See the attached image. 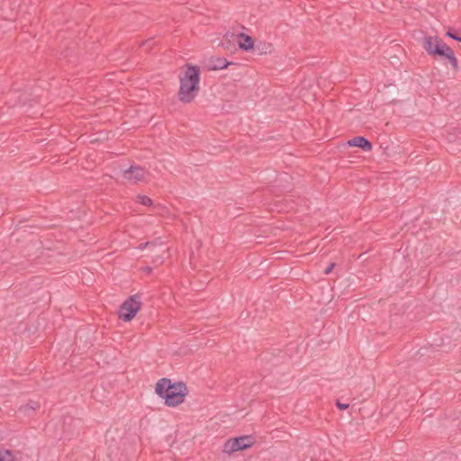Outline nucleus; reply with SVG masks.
Returning <instances> with one entry per match:
<instances>
[{"mask_svg":"<svg viewBox=\"0 0 461 461\" xmlns=\"http://www.w3.org/2000/svg\"><path fill=\"white\" fill-rule=\"evenodd\" d=\"M155 393L165 400L167 407H176L184 402L188 394V389L183 382H172L171 379L160 378L155 386Z\"/></svg>","mask_w":461,"mask_h":461,"instance_id":"1","label":"nucleus"},{"mask_svg":"<svg viewBox=\"0 0 461 461\" xmlns=\"http://www.w3.org/2000/svg\"><path fill=\"white\" fill-rule=\"evenodd\" d=\"M201 70L196 65L186 64L183 77H179L178 99L184 104L194 101L200 90Z\"/></svg>","mask_w":461,"mask_h":461,"instance_id":"2","label":"nucleus"},{"mask_svg":"<svg viewBox=\"0 0 461 461\" xmlns=\"http://www.w3.org/2000/svg\"><path fill=\"white\" fill-rule=\"evenodd\" d=\"M422 47L429 56L447 59L453 69L458 71V62L453 50L447 46L441 38L438 36H425Z\"/></svg>","mask_w":461,"mask_h":461,"instance_id":"3","label":"nucleus"},{"mask_svg":"<svg viewBox=\"0 0 461 461\" xmlns=\"http://www.w3.org/2000/svg\"><path fill=\"white\" fill-rule=\"evenodd\" d=\"M141 306V296L136 294L129 296L119 307L118 317L125 322L131 321Z\"/></svg>","mask_w":461,"mask_h":461,"instance_id":"4","label":"nucleus"},{"mask_svg":"<svg viewBox=\"0 0 461 461\" xmlns=\"http://www.w3.org/2000/svg\"><path fill=\"white\" fill-rule=\"evenodd\" d=\"M254 444V438L250 435L240 436L234 438H230L226 441L223 447L225 453H233L236 451L247 449Z\"/></svg>","mask_w":461,"mask_h":461,"instance_id":"5","label":"nucleus"},{"mask_svg":"<svg viewBox=\"0 0 461 461\" xmlns=\"http://www.w3.org/2000/svg\"><path fill=\"white\" fill-rule=\"evenodd\" d=\"M146 170L140 166H131L128 169L123 170L122 176L128 181L137 184L144 180Z\"/></svg>","mask_w":461,"mask_h":461,"instance_id":"6","label":"nucleus"},{"mask_svg":"<svg viewBox=\"0 0 461 461\" xmlns=\"http://www.w3.org/2000/svg\"><path fill=\"white\" fill-rule=\"evenodd\" d=\"M235 65L231 61H228L223 57L212 56L204 62V68L209 71L221 70L228 67Z\"/></svg>","mask_w":461,"mask_h":461,"instance_id":"7","label":"nucleus"},{"mask_svg":"<svg viewBox=\"0 0 461 461\" xmlns=\"http://www.w3.org/2000/svg\"><path fill=\"white\" fill-rule=\"evenodd\" d=\"M347 145L348 147H357L363 151H370L373 148L372 142L363 136H357L348 140Z\"/></svg>","mask_w":461,"mask_h":461,"instance_id":"8","label":"nucleus"},{"mask_svg":"<svg viewBox=\"0 0 461 461\" xmlns=\"http://www.w3.org/2000/svg\"><path fill=\"white\" fill-rule=\"evenodd\" d=\"M239 38V47L245 51L250 50L254 47L253 38L249 35H247L243 32L238 34Z\"/></svg>","mask_w":461,"mask_h":461,"instance_id":"9","label":"nucleus"},{"mask_svg":"<svg viewBox=\"0 0 461 461\" xmlns=\"http://www.w3.org/2000/svg\"><path fill=\"white\" fill-rule=\"evenodd\" d=\"M137 202L145 206H151L153 204L151 198L144 194H139L137 196Z\"/></svg>","mask_w":461,"mask_h":461,"instance_id":"10","label":"nucleus"},{"mask_svg":"<svg viewBox=\"0 0 461 461\" xmlns=\"http://www.w3.org/2000/svg\"><path fill=\"white\" fill-rule=\"evenodd\" d=\"M0 461H13V456L10 451H0Z\"/></svg>","mask_w":461,"mask_h":461,"instance_id":"11","label":"nucleus"},{"mask_svg":"<svg viewBox=\"0 0 461 461\" xmlns=\"http://www.w3.org/2000/svg\"><path fill=\"white\" fill-rule=\"evenodd\" d=\"M446 36L456 41H461V36L456 32H453L451 29H449L447 32H446Z\"/></svg>","mask_w":461,"mask_h":461,"instance_id":"12","label":"nucleus"},{"mask_svg":"<svg viewBox=\"0 0 461 461\" xmlns=\"http://www.w3.org/2000/svg\"><path fill=\"white\" fill-rule=\"evenodd\" d=\"M335 267H336L335 262L329 263V265L323 269V274H325V275L330 274L333 271V269L335 268Z\"/></svg>","mask_w":461,"mask_h":461,"instance_id":"13","label":"nucleus"},{"mask_svg":"<svg viewBox=\"0 0 461 461\" xmlns=\"http://www.w3.org/2000/svg\"><path fill=\"white\" fill-rule=\"evenodd\" d=\"M150 246H155V242L154 241H147L145 243H140L137 249H140V250H143L144 249L148 248V247H150Z\"/></svg>","mask_w":461,"mask_h":461,"instance_id":"14","label":"nucleus"},{"mask_svg":"<svg viewBox=\"0 0 461 461\" xmlns=\"http://www.w3.org/2000/svg\"><path fill=\"white\" fill-rule=\"evenodd\" d=\"M337 407L339 409V410H346L348 408V403H341L340 402H337Z\"/></svg>","mask_w":461,"mask_h":461,"instance_id":"15","label":"nucleus"},{"mask_svg":"<svg viewBox=\"0 0 461 461\" xmlns=\"http://www.w3.org/2000/svg\"><path fill=\"white\" fill-rule=\"evenodd\" d=\"M163 262H164V259L160 256H158L155 259H153V263L158 264V265H161V264H163Z\"/></svg>","mask_w":461,"mask_h":461,"instance_id":"16","label":"nucleus"},{"mask_svg":"<svg viewBox=\"0 0 461 461\" xmlns=\"http://www.w3.org/2000/svg\"><path fill=\"white\" fill-rule=\"evenodd\" d=\"M142 271L145 272L146 274H150L152 272V267H145L142 268Z\"/></svg>","mask_w":461,"mask_h":461,"instance_id":"17","label":"nucleus"},{"mask_svg":"<svg viewBox=\"0 0 461 461\" xmlns=\"http://www.w3.org/2000/svg\"><path fill=\"white\" fill-rule=\"evenodd\" d=\"M149 41H150V40L143 41H141V42L140 43V45H139V46H140V47H143V46L147 45Z\"/></svg>","mask_w":461,"mask_h":461,"instance_id":"18","label":"nucleus"},{"mask_svg":"<svg viewBox=\"0 0 461 461\" xmlns=\"http://www.w3.org/2000/svg\"><path fill=\"white\" fill-rule=\"evenodd\" d=\"M23 408H24V409H26V408H30V409H32V410H34V409H35V407H33V406H28V405L23 406Z\"/></svg>","mask_w":461,"mask_h":461,"instance_id":"19","label":"nucleus"}]
</instances>
